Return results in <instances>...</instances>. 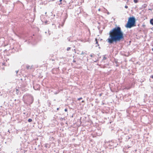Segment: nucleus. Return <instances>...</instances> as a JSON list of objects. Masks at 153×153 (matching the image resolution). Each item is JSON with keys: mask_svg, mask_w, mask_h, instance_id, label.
Returning a JSON list of instances; mask_svg holds the SVG:
<instances>
[{"mask_svg": "<svg viewBox=\"0 0 153 153\" xmlns=\"http://www.w3.org/2000/svg\"><path fill=\"white\" fill-rule=\"evenodd\" d=\"M106 41L110 45L116 44L124 39L123 33L120 27L117 26L110 30Z\"/></svg>", "mask_w": 153, "mask_h": 153, "instance_id": "f257e3e1", "label": "nucleus"}, {"mask_svg": "<svg viewBox=\"0 0 153 153\" xmlns=\"http://www.w3.org/2000/svg\"><path fill=\"white\" fill-rule=\"evenodd\" d=\"M135 26V19L134 17L133 16L129 17L126 24V27L130 28Z\"/></svg>", "mask_w": 153, "mask_h": 153, "instance_id": "f03ea898", "label": "nucleus"}, {"mask_svg": "<svg viewBox=\"0 0 153 153\" xmlns=\"http://www.w3.org/2000/svg\"><path fill=\"white\" fill-rule=\"evenodd\" d=\"M33 88L35 90H39L40 89V86L39 85H36L33 86Z\"/></svg>", "mask_w": 153, "mask_h": 153, "instance_id": "7ed1b4c3", "label": "nucleus"}, {"mask_svg": "<svg viewBox=\"0 0 153 153\" xmlns=\"http://www.w3.org/2000/svg\"><path fill=\"white\" fill-rule=\"evenodd\" d=\"M131 137V136H127L126 137V139L127 140H128Z\"/></svg>", "mask_w": 153, "mask_h": 153, "instance_id": "20e7f679", "label": "nucleus"}, {"mask_svg": "<svg viewBox=\"0 0 153 153\" xmlns=\"http://www.w3.org/2000/svg\"><path fill=\"white\" fill-rule=\"evenodd\" d=\"M106 55H104L103 56V57L102 58V60H106L107 59V57H106Z\"/></svg>", "mask_w": 153, "mask_h": 153, "instance_id": "39448f33", "label": "nucleus"}, {"mask_svg": "<svg viewBox=\"0 0 153 153\" xmlns=\"http://www.w3.org/2000/svg\"><path fill=\"white\" fill-rule=\"evenodd\" d=\"M150 22L152 25H153V18L150 19Z\"/></svg>", "mask_w": 153, "mask_h": 153, "instance_id": "423d86ee", "label": "nucleus"}, {"mask_svg": "<svg viewBox=\"0 0 153 153\" xmlns=\"http://www.w3.org/2000/svg\"><path fill=\"white\" fill-rule=\"evenodd\" d=\"M26 68L27 69H31V67L28 65H27L26 66Z\"/></svg>", "mask_w": 153, "mask_h": 153, "instance_id": "0eeeda50", "label": "nucleus"}, {"mask_svg": "<svg viewBox=\"0 0 153 153\" xmlns=\"http://www.w3.org/2000/svg\"><path fill=\"white\" fill-rule=\"evenodd\" d=\"M95 40L96 42V44H97V46H99V45L98 44V42L97 41V38H96Z\"/></svg>", "mask_w": 153, "mask_h": 153, "instance_id": "6e6552de", "label": "nucleus"}, {"mask_svg": "<svg viewBox=\"0 0 153 153\" xmlns=\"http://www.w3.org/2000/svg\"><path fill=\"white\" fill-rule=\"evenodd\" d=\"M71 37L70 36V37H68V38L67 39H68V41H69V42L70 41L71 42H72V41H70V40H71Z\"/></svg>", "mask_w": 153, "mask_h": 153, "instance_id": "1a4fd4ad", "label": "nucleus"}, {"mask_svg": "<svg viewBox=\"0 0 153 153\" xmlns=\"http://www.w3.org/2000/svg\"><path fill=\"white\" fill-rule=\"evenodd\" d=\"M28 121L29 122H30L32 121V119H28Z\"/></svg>", "mask_w": 153, "mask_h": 153, "instance_id": "9d476101", "label": "nucleus"}, {"mask_svg": "<svg viewBox=\"0 0 153 153\" xmlns=\"http://www.w3.org/2000/svg\"><path fill=\"white\" fill-rule=\"evenodd\" d=\"M134 2L135 3H137L138 2V0H134Z\"/></svg>", "mask_w": 153, "mask_h": 153, "instance_id": "9b49d317", "label": "nucleus"}, {"mask_svg": "<svg viewBox=\"0 0 153 153\" xmlns=\"http://www.w3.org/2000/svg\"><path fill=\"white\" fill-rule=\"evenodd\" d=\"M63 120H65L64 118L61 117V118H60V120L61 121H62Z\"/></svg>", "mask_w": 153, "mask_h": 153, "instance_id": "f8f14e48", "label": "nucleus"}, {"mask_svg": "<svg viewBox=\"0 0 153 153\" xmlns=\"http://www.w3.org/2000/svg\"><path fill=\"white\" fill-rule=\"evenodd\" d=\"M71 48H70V47H68L67 48V51H69L70 49Z\"/></svg>", "mask_w": 153, "mask_h": 153, "instance_id": "ddd939ff", "label": "nucleus"}, {"mask_svg": "<svg viewBox=\"0 0 153 153\" xmlns=\"http://www.w3.org/2000/svg\"><path fill=\"white\" fill-rule=\"evenodd\" d=\"M31 100H31L32 101L31 102L30 104H32L33 101V97L31 98Z\"/></svg>", "mask_w": 153, "mask_h": 153, "instance_id": "4468645a", "label": "nucleus"}, {"mask_svg": "<svg viewBox=\"0 0 153 153\" xmlns=\"http://www.w3.org/2000/svg\"><path fill=\"white\" fill-rule=\"evenodd\" d=\"M62 0H60L59 1L60 2V3L59 4V5H60L61 4H62V3L61 2L62 1Z\"/></svg>", "mask_w": 153, "mask_h": 153, "instance_id": "2eb2a0df", "label": "nucleus"}, {"mask_svg": "<svg viewBox=\"0 0 153 153\" xmlns=\"http://www.w3.org/2000/svg\"><path fill=\"white\" fill-rule=\"evenodd\" d=\"M94 56V55L93 54H91L90 55V56L92 57H93V56Z\"/></svg>", "mask_w": 153, "mask_h": 153, "instance_id": "dca6fc26", "label": "nucleus"}, {"mask_svg": "<svg viewBox=\"0 0 153 153\" xmlns=\"http://www.w3.org/2000/svg\"><path fill=\"white\" fill-rule=\"evenodd\" d=\"M82 99V97H80L79 98L77 99L78 100H81Z\"/></svg>", "mask_w": 153, "mask_h": 153, "instance_id": "f3484780", "label": "nucleus"}, {"mask_svg": "<svg viewBox=\"0 0 153 153\" xmlns=\"http://www.w3.org/2000/svg\"><path fill=\"white\" fill-rule=\"evenodd\" d=\"M51 104V103L50 102H49L48 104V105L49 106H50V105Z\"/></svg>", "mask_w": 153, "mask_h": 153, "instance_id": "a211bd4d", "label": "nucleus"}, {"mask_svg": "<svg viewBox=\"0 0 153 153\" xmlns=\"http://www.w3.org/2000/svg\"><path fill=\"white\" fill-rule=\"evenodd\" d=\"M143 6L144 7H146V4H144Z\"/></svg>", "mask_w": 153, "mask_h": 153, "instance_id": "6ab92c4d", "label": "nucleus"}, {"mask_svg": "<svg viewBox=\"0 0 153 153\" xmlns=\"http://www.w3.org/2000/svg\"><path fill=\"white\" fill-rule=\"evenodd\" d=\"M125 7L126 8H128V7L127 6V5H126L125 6Z\"/></svg>", "mask_w": 153, "mask_h": 153, "instance_id": "aec40b11", "label": "nucleus"}, {"mask_svg": "<svg viewBox=\"0 0 153 153\" xmlns=\"http://www.w3.org/2000/svg\"><path fill=\"white\" fill-rule=\"evenodd\" d=\"M85 53L84 52H83V51L82 52V53H81V54L82 55H83V54H85Z\"/></svg>", "mask_w": 153, "mask_h": 153, "instance_id": "412c9836", "label": "nucleus"}, {"mask_svg": "<svg viewBox=\"0 0 153 153\" xmlns=\"http://www.w3.org/2000/svg\"><path fill=\"white\" fill-rule=\"evenodd\" d=\"M65 111H68V109L67 108H65Z\"/></svg>", "mask_w": 153, "mask_h": 153, "instance_id": "4be33fe9", "label": "nucleus"}, {"mask_svg": "<svg viewBox=\"0 0 153 153\" xmlns=\"http://www.w3.org/2000/svg\"><path fill=\"white\" fill-rule=\"evenodd\" d=\"M16 93H19V90L17 89H16Z\"/></svg>", "mask_w": 153, "mask_h": 153, "instance_id": "5701e85b", "label": "nucleus"}, {"mask_svg": "<svg viewBox=\"0 0 153 153\" xmlns=\"http://www.w3.org/2000/svg\"><path fill=\"white\" fill-rule=\"evenodd\" d=\"M48 21H47L45 22V24H47Z\"/></svg>", "mask_w": 153, "mask_h": 153, "instance_id": "b1692460", "label": "nucleus"}, {"mask_svg": "<svg viewBox=\"0 0 153 153\" xmlns=\"http://www.w3.org/2000/svg\"><path fill=\"white\" fill-rule=\"evenodd\" d=\"M150 77L152 79H153V75H152L151 76H150Z\"/></svg>", "mask_w": 153, "mask_h": 153, "instance_id": "393cba45", "label": "nucleus"}, {"mask_svg": "<svg viewBox=\"0 0 153 153\" xmlns=\"http://www.w3.org/2000/svg\"><path fill=\"white\" fill-rule=\"evenodd\" d=\"M56 110L57 111L59 110V108H57Z\"/></svg>", "mask_w": 153, "mask_h": 153, "instance_id": "a878e982", "label": "nucleus"}, {"mask_svg": "<svg viewBox=\"0 0 153 153\" xmlns=\"http://www.w3.org/2000/svg\"><path fill=\"white\" fill-rule=\"evenodd\" d=\"M102 94H99L100 96H102Z\"/></svg>", "mask_w": 153, "mask_h": 153, "instance_id": "bb28decb", "label": "nucleus"}, {"mask_svg": "<svg viewBox=\"0 0 153 153\" xmlns=\"http://www.w3.org/2000/svg\"><path fill=\"white\" fill-rule=\"evenodd\" d=\"M98 10L100 11V9L99 8V9H98Z\"/></svg>", "mask_w": 153, "mask_h": 153, "instance_id": "cd10ccee", "label": "nucleus"}, {"mask_svg": "<svg viewBox=\"0 0 153 153\" xmlns=\"http://www.w3.org/2000/svg\"><path fill=\"white\" fill-rule=\"evenodd\" d=\"M97 61H98V60H96V61H94V62H96Z\"/></svg>", "mask_w": 153, "mask_h": 153, "instance_id": "c85d7f7f", "label": "nucleus"}, {"mask_svg": "<svg viewBox=\"0 0 153 153\" xmlns=\"http://www.w3.org/2000/svg\"><path fill=\"white\" fill-rule=\"evenodd\" d=\"M84 102V100H82V102Z\"/></svg>", "mask_w": 153, "mask_h": 153, "instance_id": "c756f323", "label": "nucleus"}, {"mask_svg": "<svg viewBox=\"0 0 153 153\" xmlns=\"http://www.w3.org/2000/svg\"><path fill=\"white\" fill-rule=\"evenodd\" d=\"M73 62H76V61H75L74 60L73 61Z\"/></svg>", "mask_w": 153, "mask_h": 153, "instance_id": "7c9ffc66", "label": "nucleus"}, {"mask_svg": "<svg viewBox=\"0 0 153 153\" xmlns=\"http://www.w3.org/2000/svg\"><path fill=\"white\" fill-rule=\"evenodd\" d=\"M107 14H109V12H108L107 13Z\"/></svg>", "mask_w": 153, "mask_h": 153, "instance_id": "2f4dec72", "label": "nucleus"}, {"mask_svg": "<svg viewBox=\"0 0 153 153\" xmlns=\"http://www.w3.org/2000/svg\"><path fill=\"white\" fill-rule=\"evenodd\" d=\"M152 29L153 30V27L152 28Z\"/></svg>", "mask_w": 153, "mask_h": 153, "instance_id": "473e14b6", "label": "nucleus"}, {"mask_svg": "<svg viewBox=\"0 0 153 153\" xmlns=\"http://www.w3.org/2000/svg\"><path fill=\"white\" fill-rule=\"evenodd\" d=\"M18 71H16V73H17L18 72Z\"/></svg>", "mask_w": 153, "mask_h": 153, "instance_id": "72a5a7b5", "label": "nucleus"}, {"mask_svg": "<svg viewBox=\"0 0 153 153\" xmlns=\"http://www.w3.org/2000/svg\"><path fill=\"white\" fill-rule=\"evenodd\" d=\"M2 94H1V96H2Z\"/></svg>", "mask_w": 153, "mask_h": 153, "instance_id": "f704fd0d", "label": "nucleus"}, {"mask_svg": "<svg viewBox=\"0 0 153 153\" xmlns=\"http://www.w3.org/2000/svg\"><path fill=\"white\" fill-rule=\"evenodd\" d=\"M0 107H2V106H1Z\"/></svg>", "mask_w": 153, "mask_h": 153, "instance_id": "c9c22d12", "label": "nucleus"}, {"mask_svg": "<svg viewBox=\"0 0 153 153\" xmlns=\"http://www.w3.org/2000/svg\"><path fill=\"white\" fill-rule=\"evenodd\" d=\"M152 50L153 51V48L152 49Z\"/></svg>", "mask_w": 153, "mask_h": 153, "instance_id": "e433bc0d", "label": "nucleus"}]
</instances>
